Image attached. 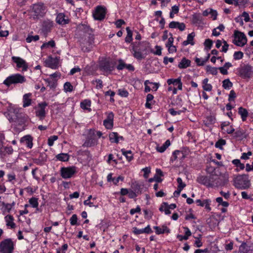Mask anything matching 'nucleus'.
Listing matches in <instances>:
<instances>
[{
  "label": "nucleus",
  "mask_w": 253,
  "mask_h": 253,
  "mask_svg": "<svg viewBox=\"0 0 253 253\" xmlns=\"http://www.w3.org/2000/svg\"><path fill=\"white\" fill-rule=\"evenodd\" d=\"M58 137L57 135H52L48 138L47 144L49 146L53 145L54 142L58 139Z\"/></svg>",
  "instance_id": "obj_58"
},
{
  "label": "nucleus",
  "mask_w": 253,
  "mask_h": 253,
  "mask_svg": "<svg viewBox=\"0 0 253 253\" xmlns=\"http://www.w3.org/2000/svg\"><path fill=\"white\" fill-rule=\"evenodd\" d=\"M53 26V22L50 20L46 19L43 21L42 24V31L44 34H47L50 32Z\"/></svg>",
  "instance_id": "obj_18"
},
{
  "label": "nucleus",
  "mask_w": 253,
  "mask_h": 253,
  "mask_svg": "<svg viewBox=\"0 0 253 253\" xmlns=\"http://www.w3.org/2000/svg\"><path fill=\"white\" fill-rule=\"evenodd\" d=\"M238 113L241 115L243 121H245L247 120L249 113L246 109L240 107L238 109Z\"/></svg>",
  "instance_id": "obj_36"
},
{
  "label": "nucleus",
  "mask_w": 253,
  "mask_h": 253,
  "mask_svg": "<svg viewBox=\"0 0 253 253\" xmlns=\"http://www.w3.org/2000/svg\"><path fill=\"white\" fill-rule=\"evenodd\" d=\"M90 106L91 101L89 99H85L82 101L80 104L81 107L84 110H87L88 112H90L91 111V109L90 108Z\"/></svg>",
  "instance_id": "obj_35"
},
{
  "label": "nucleus",
  "mask_w": 253,
  "mask_h": 253,
  "mask_svg": "<svg viewBox=\"0 0 253 253\" xmlns=\"http://www.w3.org/2000/svg\"><path fill=\"white\" fill-rule=\"evenodd\" d=\"M196 203L198 206L205 207V208L208 211H210L211 210V208L210 207L211 201L210 199H205L203 201L198 199L196 201Z\"/></svg>",
  "instance_id": "obj_26"
},
{
  "label": "nucleus",
  "mask_w": 253,
  "mask_h": 253,
  "mask_svg": "<svg viewBox=\"0 0 253 253\" xmlns=\"http://www.w3.org/2000/svg\"><path fill=\"white\" fill-rule=\"evenodd\" d=\"M54 47L55 46V42L54 41L51 40L47 42L44 43L41 46V48H43L44 47Z\"/></svg>",
  "instance_id": "obj_59"
},
{
  "label": "nucleus",
  "mask_w": 253,
  "mask_h": 253,
  "mask_svg": "<svg viewBox=\"0 0 253 253\" xmlns=\"http://www.w3.org/2000/svg\"><path fill=\"white\" fill-rule=\"evenodd\" d=\"M178 158H179L180 160H183L185 158V155L182 151L176 150L172 153V155L170 158V161L173 162Z\"/></svg>",
  "instance_id": "obj_28"
},
{
  "label": "nucleus",
  "mask_w": 253,
  "mask_h": 253,
  "mask_svg": "<svg viewBox=\"0 0 253 253\" xmlns=\"http://www.w3.org/2000/svg\"><path fill=\"white\" fill-rule=\"evenodd\" d=\"M170 145V142L169 140H167L163 144V145L160 146H158L156 148V149L158 152L160 153L164 152L167 148Z\"/></svg>",
  "instance_id": "obj_41"
},
{
  "label": "nucleus",
  "mask_w": 253,
  "mask_h": 253,
  "mask_svg": "<svg viewBox=\"0 0 253 253\" xmlns=\"http://www.w3.org/2000/svg\"><path fill=\"white\" fill-rule=\"evenodd\" d=\"M233 86L232 83L229 79H225L222 82V86L225 89H229Z\"/></svg>",
  "instance_id": "obj_45"
},
{
  "label": "nucleus",
  "mask_w": 253,
  "mask_h": 253,
  "mask_svg": "<svg viewBox=\"0 0 253 253\" xmlns=\"http://www.w3.org/2000/svg\"><path fill=\"white\" fill-rule=\"evenodd\" d=\"M109 140L112 143H119V134L117 132H112L109 134Z\"/></svg>",
  "instance_id": "obj_43"
},
{
  "label": "nucleus",
  "mask_w": 253,
  "mask_h": 253,
  "mask_svg": "<svg viewBox=\"0 0 253 253\" xmlns=\"http://www.w3.org/2000/svg\"><path fill=\"white\" fill-rule=\"evenodd\" d=\"M196 181L198 183L207 187H212V184H211L210 180L208 176L200 175L197 177Z\"/></svg>",
  "instance_id": "obj_22"
},
{
  "label": "nucleus",
  "mask_w": 253,
  "mask_h": 253,
  "mask_svg": "<svg viewBox=\"0 0 253 253\" xmlns=\"http://www.w3.org/2000/svg\"><path fill=\"white\" fill-rule=\"evenodd\" d=\"M106 12L107 9L104 6L98 5L93 13V17L95 20L102 21L105 18Z\"/></svg>",
  "instance_id": "obj_12"
},
{
  "label": "nucleus",
  "mask_w": 253,
  "mask_h": 253,
  "mask_svg": "<svg viewBox=\"0 0 253 253\" xmlns=\"http://www.w3.org/2000/svg\"><path fill=\"white\" fill-rule=\"evenodd\" d=\"M142 44V43L140 42H133L131 45L130 51L133 57L138 60L144 59L147 55L146 53H143L144 52L146 51L147 48L143 47Z\"/></svg>",
  "instance_id": "obj_3"
},
{
  "label": "nucleus",
  "mask_w": 253,
  "mask_h": 253,
  "mask_svg": "<svg viewBox=\"0 0 253 253\" xmlns=\"http://www.w3.org/2000/svg\"><path fill=\"white\" fill-rule=\"evenodd\" d=\"M131 190L135 192L137 194H141V185L139 184L137 182L132 183L131 185Z\"/></svg>",
  "instance_id": "obj_42"
},
{
  "label": "nucleus",
  "mask_w": 253,
  "mask_h": 253,
  "mask_svg": "<svg viewBox=\"0 0 253 253\" xmlns=\"http://www.w3.org/2000/svg\"><path fill=\"white\" fill-rule=\"evenodd\" d=\"M13 150L11 146H5L0 150V156L1 158L5 157L7 155H11Z\"/></svg>",
  "instance_id": "obj_30"
},
{
  "label": "nucleus",
  "mask_w": 253,
  "mask_h": 253,
  "mask_svg": "<svg viewBox=\"0 0 253 253\" xmlns=\"http://www.w3.org/2000/svg\"><path fill=\"white\" fill-rule=\"evenodd\" d=\"M77 221H78V217H77V214H73L70 219L71 225H79V223H78Z\"/></svg>",
  "instance_id": "obj_57"
},
{
  "label": "nucleus",
  "mask_w": 253,
  "mask_h": 253,
  "mask_svg": "<svg viewBox=\"0 0 253 253\" xmlns=\"http://www.w3.org/2000/svg\"><path fill=\"white\" fill-rule=\"evenodd\" d=\"M218 175L215 173H212L209 176V179L210 180L211 184H212V187L214 185L216 186H224L227 184L228 182V177L225 176L224 181L221 182L218 180Z\"/></svg>",
  "instance_id": "obj_14"
},
{
  "label": "nucleus",
  "mask_w": 253,
  "mask_h": 253,
  "mask_svg": "<svg viewBox=\"0 0 253 253\" xmlns=\"http://www.w3.org/2000/svg\"><path fill=\"white\" fill-rule=\"evenodd\" d=\"M234 186L238 189H246L251 185L248 174H239L234 179Z\"/></svg>",
  "instance_id": "obj_4"
},
{
  "label": "nucleus",
  "mask_w": 253,
  "mask_h": 253,
  "mask_svg": "<svg viewBox=\"0 0 253 253\" xmlns=\"http://www.w3.org/2000/svg\"><path fill=\"white\" fill-rule=\"evenodd\" d=\"M181 81V79L178 78L177 79H169L167 81V83L169 85L172 84L173 85L176 86L179 82Z\"/></svg>",
  "instance_id": "obj_53"
},
{
  "label": "nucleus",
  "mask_w": 253,
  "mask_h": 253,
  "mask_svg": "<svg viewBox=\"0 0 253 253\" xmlns=\"http://www.w3.org/2000/svg\"><path fill=\"white\" fill-rule=\"evenodd\" d=\"M11 59L12 61L16 64L18 68H22V71H27L28 65L23 59L17 56H12Z\"/></svg>",
  "instance_id": "obj_17"
},
{
  "label": "nucleus",
  "mask_w": 253,
  "mask_h": 253,
  "mask_svg": "<svg viewBox=\"0 0 253 253\" xmlns=\"http://www.w3.org/2000/svg\"><path fill=\"white\" fill-rule=\"evenodd\" d=\"M232 162L233 164H234L237 168H239L240 169H244L245 168L244 164L241 163L240 160L239 159H234Z\"/></svg>",
  "instance_id": "obj_49"
},
{
  "label": "nucleus",
  "mask_w": 253,
  "mask_h": 253,
  "mask_svg": "<svg viewBox=\"0 0 253 253\" xmlns=\"http://www.w3.org/2000/svg\"><path fill=\"white\" fill-rule=\"evenodd\" d=\"M116 62L108 58L102 59L99 63V69L101 71L111 73L115 69Z\"/></svg>",
  "instance_id": "obj_7"
},
{
  "label": "nucleus",
  "mask_w": 253,
  "mask_h": 253,
  "mask_svg": "<svg viewBox=\"0 0 253 253\" xmlns=\"http://www.w3.org/2000/svg\"><path fill=\"white\" fill-rule=\"evenodd\" d=\"M191 65V61L186 59L185 57L182 58L181 61L178 65V68L180 69H185Z\"/></svg>",
  "instance_id": "obj_34"
},
{
  "label": "nucleus",
  "mask_w": 253,
  "mask_h": 253,
  "mask_svg": "<svg viewBox=\"0 0 253 253\" xmlns=\"http://www.w3.org/2000/svg\"><path fill=\"white\" fill-rule=\"evenodd\" d=\"M20 142L27 146L29 148H32L33 145V138L30 135H26L21 138Z\"/></svg>",
  "instance_id": "obj_23"
},
{
  "label": "nucleus",
  "mask_w": 253,
  "mask_h": 253,
  "mask_svg": "<svg viewBox=\"0 0 253 253\" xmlns=\"http://www.w3.org/2000/svg\"><path fill=\"white\" fill-rule=\"evenodd\" d=\"M70 20L64 13H60L57 14L56 22L60 25H64L69 23Z\"/></svg>",
  "instance_id": "obj_21"
},
{
  "label": "nucleus",
  "mask_w": 253,
  "mask_h": 253,
  "mask_svg": "<svg viewBox=\"0 0 253 253\" xmlns=\"http://www.w3.org/2000/svg\"><path fill=\"white\" fill-rule=\"evenodd\" d=\"M95 83H96L97 85H96V87L97 88H102L103 87V82L100 79H96L95 81H92V84H94Z\"/></svg>",
  "instance_id": "obj_64"
},
{
  "label": "nucleus",
  "mask_w": 253,
  "mask_h": 253,
  "mask_svg": "<svg viewBox=\"0 0 253 253\" xmlns=\"http://www.w3.org/2000/svg\"><path fill=\"white\" fill-rule=\"evenodd\" d=\"M216 119L215 117L212 116H207L205 120L204 121V123L206 126H210L214 124L215 122Z\"/></svg>",
  "instance_id": "obj_39"
},
{
  "label": "nucleus",
  "mask_w": 253,
  "mask_h": 253,
  "mask_svg": "<svg viewBox=\"0 0 253 253\" xmlns=\"http://www.w3.org/2000/svg\"><path fill=\"white\" fill-rule=\"evenodd\" d=\"M239 75L243 79H250L253 74L252 67L249 65H244L237 69Z\"/></svg>",
  "instance_id": "obj_9"
},
{
  "label": "nucleus",
  "mask_w": 253,
  "mask_h": 253,
  "mask_svg": "<svg viewBox=\"0 0 253 253\" xmlns=\"http://www.w3.org/2000/svg\"><path fill=\"white\" fill-rule=\"evenodd\" d=\"M48 105L46 102H42L38 103L37 107L35 109L36 116L39 118L41 121H42L45 117L46 112L45 108Z\"/></svg>",
  "instance_id": "obj_13"
},
{
  "label": "nucleus",
  "mask_w": 253,
  "mask_h": 253,
  "mask_svg": "<svg viewBox=\"0 0 253 253\" xmlns=\"http://www.w3.org/2000/svg\"><path fill=\"white\" fill-rule=\"evenodd\" d=\"M247 244L243 243L239 247V252L240 253H246L249 251Z\"/></svg>",
  "instance_id": "obj_54"
},
{
  "label": "nucleus",
  "mask_w": 253,
  "mask_h": 253,
  "mask_svg": "<svg viewBox=\"0 0 253 253\" xmlns=\"http://www.w3.org/2000/svg\"><path fill=\"white\" fill-rule=\"evenodd\" d=\"M142 170L144 172V177L145 178H148L149 177V174L151 172V168L150 167H145L143 168Z\"/></svg>",
  "instance_id": "obj_62"
},
{
  "label": "nucleus",
  "mask_w": 253,
  "mask_h": 253,
  "mask_svg": "<svg viewBox=\"0 0 253 253\" xmlns=\"http://www.w3.org/2000/svg\"><path fill=\"white\" fill-rule=\"evenodd\" d=\"M29 202L33 208L38 209L39 206L38 198L35 197H32L29 199Z\"/></svg>",
  "instance_id": "obj_48"
},
{
  "label": "nucleus",
  "mask_w": 253,
  "mask_h": 253,
  "mask_svg": "<svg viewBox=\"0 0 253 253\" xmlns=\"http://www.w3.org/2000/svg\"><path fill=\"white\" fill-rule=\"evenodd\" d=\"M64 90L65 92H72L73 90V86L71 83L67 82L64 84Z\"/></svg>",
  "instance_id": "obj_50"
},
{
  "label": "nucleus",
  "mask_w": 253,
  "mask_h": 253,
  "mask_svg": "<svg viewBox=\"0 0 253 253\" xmlns=\"http://www.w3.org/2000/svg\"><path fill=\"white\" fill-rule=\"evenodd\" d=\"M217 68L212 67L210 65H207L206 66V71L207 72H209L212 75H216L217 74Z\"/></svg>",
  "instance_id": "obj_46"
},
{
  "label": "nucleus",
  "mask_w": 253,
  "mask_h": 253,
  "mask_svg": "<svg viewBox=\"0 0 253 253\" xmlns=\"http://www.w3.org/2000/svg\"><path fill=\"white\" fill-rule=\"evenodd\" d=\"M118 94L122 97H126L128 95V92L124 88L118 89Z\"/></svg>",
  "instance_id": "obj_60"
},
{
  "label": "nucleus",
  "mask_w": 253,
  "mask_h": 253,
  "mask_svg": "<svg viewBox=\"0 0 253 253\" xmlns=\"http://www.w3.org/2000/svg\"><path fill=\"white\" fill-rule=\"evenodd\" d=\"M14 250V243L11 239H6L0 243V252L1 253H12Z\"/></svg>",
  "instance_id": "obj_8"
},
{
  "label": "nucleus",
  "mask_w": 253,
  "mask_h": 253,
  "mask_svg": "<svg viewBox=\"0 0 253 253\" xmlns=\"http://www.w3.org/2000/svg\"><path fill=\"white\" fill-rule=\"evenodd\" d=\"M81 30L84 33V35L93 36V31L89 26L83 24L81 27Z\"/></svg>",
  "instance_id": "obj_37"
},
{
  "label": "nucleus",
  "mask_w": 253,
  "mask_h": 253,
  "mask_svg": "<svg viewBox=\"0 0 253 253\" xmlns=\"http://www.w3.org/2000/svg\"><path fill=\"white\" fill-rule=\"evenodd\" d=\"M126 30L127 35L125 38V42L127 43H130L132 41V32L128 27H126Z\"/></svg>",
  "instance_id": "obj_44"
},
{
  "label": "nucleus",
  "mask_w": 253,
  "mask_h": 253,
  "mask_svg": "<svg viewBox=\"0 0 253 253\" xmlns=\"http://www.w3.org/2000/svg\"><path fill=\"white\" fill-rule=\"evenodd\" d=\"M40 37L38 35L28 36L26 39L27 42L30 43L32 41H37L39 40Z\"/></svg>",
  "instance_id": "obj_56"
},
{
  "label": "nucleus",
  "mask_w": 253,
  "mask_h": 253,
  "mask_svg": "<svg viewBox=\"0 0 253 253\" xmlns=\"http://www.w3.org/2000/svg\"><path fill=\"white\" fill-rule=\"evenodd\" d=\"M5 220L6 222V225L10 226L11 228H14L15 227V224L13 222L14 218L11 215H7L5 217Z\"/></svg>",
  "instance_id": "obj_40"
},
{
  "label": "nucleus",
  "mask_w": 253,
  "mask_h": 253,
  "mask_svg": "<svg viewBox=\"0 0 253 253\" xmlns=\"http://www.w3.org/2000/svg\"><path fill=\"white\" fill-rule=\"evenodd\" d=\"M94 36L84 35L79 40L81 48L84 52L90 51L94 43Z\"/></svg>",
  "instance_id": "obj_5"
},
{
  "label": "nucleus",
  "mask_w": 253,
  "mask_h": 253,
  "mask_svg": "<svg viewBox=\"0 0 253 253\" xmlns=\"http://www.w3.org/2000/svg\"><path fill=\"white\" fill-rule=\"evenodd\" d=\"M245 133L246 132L244 129L239 128L233 133V137L236 139L242 140L246 137Z\"/></svg>",
  "instance_id": "obj_29"
},
{
  "label": "nucleus",
  "mask_w": 253,
  "mask_h": 253,
  "mask_svg": "<svg viewBox=\"0 0 253 253\" xmlns=\"http://www.w3.org/2000/svg\"><path fill=\"white\" fill-rule=\"evenodd\" d=\"M30 8L32 9V12L34 13L33 18L34 20H38L43 17L47 11L45 3L42 1L33 4L30 6Z\"/></svg>",
  "instance_id": "obj_2"
},
{
  "label": "nucleus",
  "mask_w": 253,
  "mask_h": 253,
  "mask_svg": "<svg viewBox=\"0 0 253 253\" xmlns=\"http://www.w3.org/2000/svg\"><path fill=\"white\" fill-rule=\"evenodd\" d=\"M77 172V168L75 166L62 167L60 170V175L64 179L71 178Z\"/></svg>",
  "instance_id": "obj_11"
},
{
  "label": "nucleus",
  "mask_w": 253,
  "mask_h": 253,
  "mask_svg": "<svg viewBox=\"0 0 253 253\" xmlns=\"http://www.w3.org/2000/svg\"><path fill=\"white\" fill-rule=\"evenodd\" d=\"M107 181L108 182L112 181L115 185H117L119 181H123L124 177L122 176H119L117 178L112 177V173H109L107 177Z\"/></svg>",
  "instance_id": "obj_31"
},
{
  "label": "nucleus",
  "mask_w": 253,
  "mask_h": 253,
  "mask_svg": "<svg viewBox=\"0 0 253 253\" xmlns=\"http://www.w3.org/2000/svg\"><path fill=\"white\" fill-rule=\"evenodd\" d=\"M226 141L224 139H220L218 140L215 144V147L220 149H222V146L225 145Z\"/></svg>",
  "instance_id": "obj_55"
},
{
  "label": "nucleus",
  "mask_w": 253,
  "mask_h": 253,
  "mask_svg": "<svg viewBox=\"0 0 253 253\" xmlns=\"http://www.w3.org/2000/svg\"><path fill=\"white\" fill-rule=\"evenodd\" d=\"M56 160L61 162H68L70 158V155L68 153H60L56 155L55 157Z\"/></svg>",
  "instance_id": "obj_33"
},
{
  "label": "nucleus",
  "mask_w": 253,
  "mask_h": 253,
  "mask_svg": "<svg viewBox=\"0 0 253 253\" xmlns=\"http://www.w3.org/2000/svg\"><path fill=\"white\" fill-rule=\"evenodd\" d=\"M26 81V79L24 76L17 73L7 77L3 84L7 87H9L12 84H23Z\"/></svg>",
  "instance_id": "obj_6"
},
{
  "label": "nucleus",
  "mask_w": 253,
  "mask_h": 253,
  "mask_svg": "<svg viewBox=\"0 0 253 253\" xmlns=\"http://www.w3.org/2000/svg\"><path fill=\"white\" fill-rule=\"evenodd\" d=\"M132 229L133 233L136 235L143 233L151 234L153 232L150 225H148L145 228L142 229H139L136 227H134Z\"/></svg>",
  "instance_id": "obj_19"
},
{
  "label": "nucleus",
  "mask_w": 253,
  "mask_h": 253,
  "mask_svg": "<svg viewBox=\"0 0 253 253\" xmlns=\"http://www.w3.org/2000/svg\"><path fill=\"white\" fill-rule=\"evenodd\" d=\"M32 96L31 93H26L23 97V107L25 108L30 106L32 104V99L31 97Z\"/></svg>",
  "instance_id": "obj_27"
},
{
  "label": "nucleus",
  "mask_w": 253,
  "mask_h": 253,
  "mask_svg": "<svg viewBox=\"0 0 253 253\" xmlns=\"http://www.w3.org/2000/svg\"><path fill=\"white\" fill-rule=\"evenodd\" d=\"M119 64L117 66V69L118 70H122L126 68V64L124 62V61L121 59H120L118 60Z\"/></svg>",
  "instance_id": "obj_52"
},
{
  "label": "nucleus",
  "mask_w": 253,
  "mask_h": 253,
  "mask_svg": "<svg viewBox=\"0 0 253 253\" xmlns=\"http://www.w3.org/2000/svg\"><path fill=\"white\" fill-rule=\"evenodd\" d=\"M215 201L217 203H218L219 205H222L224 207H227L229 206V203L226 201H223V199L222 197H217L216 198Z\"/></svg>",
  "instance_id": "obj_51"
},
{
  "label": "nucleus",
  "mask_w": 253,
  "mask_h": 253,
  "mask_svg": "<svg viewBox=\"0 0 253 253\" xmlns=\"http://www.w3.org/2000/svg\"><path fill=\"white\" fill-rule=\"evenodd\" d=\"M195 36V34L194 32H192L191 33L189 34L187 36V40L184 41L182 42V45L183 46H186L189 44H190L192 45H193L194 44V42H193L194 38Z\"/></svg>",
  "instance_id": "obj_32"
},
{
  "label": "nucleus",
  "mask_w": 253,
  "mask_h": 253,
  "mask_svg": "<svg viewBox=\"0 0 253 253\" xmlns=\"http://www.w3.org/2000/svg\"><path fill=\"white\" fill-rule=\"evenodd\" d=\"M97 140L95 137H91L90 136H87L86 140L83 145V147H90L94 146L97 144Z\"/></svg>",
  "instance_id": "obj_24"
},
{
  "label": "nucleus",
  "mask_w": 253,
  "mask_h": 253,
  "mask_svg": "<svg viewBox=\"0 0 253 253\" xmlns=\"http://www.w3.org/2000/svg\"><path fill=\"white\" fill-rule=\"evenodd\" d=\"M7 113L6 117L10 122L14 123V129H16V132L22 131L26 121L25 114L20 112L18 109L13 108L9 109Z\"/></svg>",
  "instance_id": "obj_1"
},
{
  "label": "nucleus",
  "mask_w": 253,
  "mask_h": 253,
  "mask_svg": "<svg viewBox=\"0 0 253 253\" xmlns=\"http://www.w3.org/2000/svg\"><path fill=\"white\" fill-rule=\"evenodd\" d=\"M233 57L235 60L241 59L243 57V53L242 51H236L234 53Z\"/></svg>",
  "instance_id": "obj_63"
},
{
  "label": "nucleus",
  "mask_w": 253,
  "mask_h": 253,
  "mask_svg": "<svg viewBox=\"0 0 253 253\" xmlns=\"http://www.w3.org/2000/svg\"><path fill=\"white\" fill-rule=\"evenodd\" d=\"M107 118L103 121V125L106 128L111 129L114 126V114L113 112H106Z\"/></svg>",
  "instance_id": "obj_16"
},
{
  "label": "nucleus",
  "mask_w": 253,
  "mask_h": 253,
  "mask_svg": "<svg viewBox=\"0 0 253 253\" xmlns=\"http://www.w3.org/2000/svg\"><path fill=\"white\" fill-rule=\"evenodd\" d=\"M169 27L171 29L177 28L180 31H183L185 30L186 26L184 23L173 21L169 23Z\"/></svg>",
  "instance_id": "obj_25"
},
{
  "label": "nucleus",
  "mask_w": 253,
  "mask_h": 253,
  "mask_svg": "<svg viewBox=\"0 0 253 253\" xmlns=\"http://www.w3.org/2000/svg\"><path fill=\"white\" fill-rule=\"evenodd\" d=\"M121 152L123 155H124L126 160L128 162H130L133 159V155L130 150H126L125 149H122Z\"/></svg>",
  "instance_id": "obj_38"
},
{
  "label": "nucleus",
  "mask_w": 253,
  "mask_h": 253,
  "mask_svg": "<svg viewBox=\"0 0 253 253\" xmlns=\"http://www.w3.org/2000/svg\"><path fill=\"white\" fill-rule=\"evenodd\" d=\"M47 155L44 152L40 153L38 158H33V162L38 165L42 166L46 161Z\"/></svg>",
  "instance_id": "obj_20"
},
{
  "label": "nucleus",
  "mask_w": 253,
  "mask_h": 253,
  "mask_svg": "<svg viewBox=\"0 0 253 253\" xmlns=\"http://www.w3.org/2000/svg\"><path fill=\"white\" fill-rule=\"evenodd\" d=\"M68 244H64L61 248H58L56 250L57 253H66V251L68 249Z\"/></svg>",
  "instance_id": "obj_61"
},
{
  "label": "nucleus",
  "mask_w": 253,
  "mask_h": 253,
  "mask_svg": "<svg viewBox=\"0 0 253 253\" xmlns=\"http://www.w3.org/2000/svg\"><path fill=\"white\" fill-rule=\"evenodd\" d=\"M59 57L53 58L51 56H49L45 61V64L46 67L52 69H56L59 67Z\"/></svg>",
  "instance_id": "obj_15"
},
{
  "label": "nucleus",
  "mask_w": 253,
  "mask_h": 253,
  "mask_svg": "<svg viewBox=\"0 0 253 253\" xmlns=\"http://www.w3.org/2000/svg\"><path fill=\"white\" fill-rule=\"evenodd\" d=\"M213 44V42L210 39H207L205 41L204 45L205 49L208 51L211 49Z\"/></svg>",
  "instance_id": "obj_47"
},
{
  "label": "nucleus",
  "mask_w": 253,
  "mask_h": 253,
  "mask_svg": "<svg viewBox=\"0 0 253 253\" xmlns=\"http://www.w3.org/2000/svg\"><path fill=\"white\" fill-rule=\"evenodd\" d=\"M234 40L233 42L237 46H243L247 42V38L243 32L235 31L234 34Z\"/></svg>",
  "instance_id": "obj_10"
}]
</instances>
